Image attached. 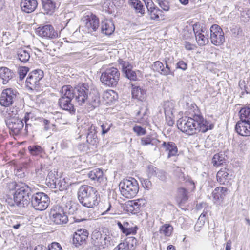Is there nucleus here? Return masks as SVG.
Instances as JSON below:
<instances>
[{"mask_svg":"<svg viewBox=\"0 0 250 250\" xmlns=\"http://www.w3.org/2000/svg\"><path fill=\"white\" fill-rule=\"evenodd\" d=\"M177 126L183 132L190 135L199 132L205 133L212 129L214 125L203 116L195 115L193 118L180 119L177 121Z\"/></svg>","mask_w":250,"mask_h":250,"instance_id":"f257e3e1","label":"nucleus"},{"mask_svg":"<svg viewBox=\"0 0 250 250\" xmlns=\"http://www.w3.org/2000/svg\"><path fill=\"white\" fill-rule=\"evenodd\" d=\"M78 95L77 104L82 106L86 104L87 108L92 110L98 107L100 104V97L98 90L95 87L91 86L87 83H82L77 88Z\"/></svg>","mask_w":250,"mask_h":250,"instance_id":"f03ea898","label":"nucleus"},{"mask_svg":"<svg viewBox=\"0 0 250 250\" xmlns=\"http://www.w3.org/2000/svg\"><path fill=\"white\" fill-rule=\"evenodd\" d=\"M77 197L79 202L87 208L97 206L100 201L97 191L92 187L88 185H83L79 188Z\"/></svg>","mask_w":250,"mask_h":250,"instance_id":"7ed1b4c3","label":"nucleus"},{"mask_svg":"<svg viewBox=\"0 0 250 250\" xmlns=\"http://www.w3.org/2000/svg\"><path fill=\"white\" fill-rule=\"evenodd\" d=\"M119 188L121 194L125 198H132L135 197L139 191L138 182L133 178L124 179L120 182Z\"/></svg>","mask_w":250,"mask_h":250,"instance_id":"20e7f679","label":"nucleus"},{"mask_svg":"<svg viewBox=\"0 0 250 250\" xmlns=\"http://www.w3.org/2000/svg\"><path fill=\"white\" fill-rule=\"evenodd\" d=\"M31 196L30 188L25 184H22L14 194V203L19 207H25L30 204Z\"/></svg>","mask_w":250,"mask_h":250,"instance_id":"39448f33","label":"nucleus"},{"mask_svg":"<svg viewBox=\"0 0 250 250\" xmlns=\"http://www.w3.org/2000/svg\"><path fill=\"white\" fill-rule=\"evenodd\" d=\"M120 73L117 68L109 67L103 71L100 77L102 83L110 87H115L118 83Z\"/></svg>","mask_w":250,"mask_h":250,"instance_id":"423d86ee","label":"nucleus"},{"mask_svg":"<svg viewBox=\"0 0 250 250\" xmlns=\"http://www.w3.org/2000/svg\"><path fill=\"white\" fill-rule=\"evenodd\" d=\"M50 203V198L43 192H37L32 195L30 203L31 206L38 210H44Z\"/></svg>","mask_w":250,"mask_h":250,"instance_id":"0eeeda50","label":"nucleus"},{"mask_svg":"<svg viewBox=\"0 0 250 250\" xmlns=\"http://www.w3.org/2000/svg\"><path fill=\"white\" fill-rule=\"evenodd\" d=\"M91 239L92 244L99 249H104L114 245L111 236L102 234L99 231L93 233Z\"/></svg>","mask_w":250,"mask_h":250,"instance_id":"6e6552de","label":"nucleus"},{"mask_svg":"<svg viewBox=\"0 0 250 250\" xmlns=\"http://www.w3.org/2000/svg\"><path fill=\"white\" fill-rule=\"evenodd\" d=\"M43 77L44 73L42 70L32 71L29 74L26 80V86L31 90H39L41 88V82Z\"/></svg>","mask_w":250,"mask_h":250,"instance_id":"1a4fd4ad","label":"nucleus"},{"mask_svg":"<svg viewBox=\"0 0 250 250\" xmlns=\"http://www.w3.org/2000/svg\"><path fill=\"white\" fill-rule=\"evenodd\" d=\"M18 91L12 88L4 89L0 97V104L1 106L9 107L16 103L19 99Z\"/></svg>","mask_w":250,"mask_h":250,"instance_id":"9d476101","label":"nucleus"},{"mask_svg":"<svg viewBox=\"0 0 250 250\" xmlns=\"http://www.w3.org/2000/svg\"><path fill=\"white\" fill-rule=\"evenodd\" d=\"M51 220L56 224L61 225L67 223L68 219L67 215L63 209L59 205H54L51 208Z\"/></svg>","mask_w":250,"mask_h":250,"instance_id":"9b49d317","label":"nucleus"},{"mask_svg":"<svg viewBox=\"0 0 250 250\" xmlns=\"http://www.w3.org/2000/svg\"><path fill=\"white\" fill-rule=\"evenodd\" d=\"M211 43L216 46H220L225 42L224 33L222 28L217 24L212 25L210 29Z\"/></svg>","mask_w":250,"mask_h":250,"instance_id":"f8f14e48","label":"nucleus"},{"mask_svg":"<svg viewBox=\"0 0 250 250\" xmlns=\"http://www.w3.org/2000/svg\"><path fill=\"white\" fill-rule=\"evenodd\" d=\"M193 29L198 44L202 46L208 44V38L206 28L200 27V25L195 24L193 25Z\"/></svg>","mask_w":250,"mask_h":250,"instance_id":"ddd939ff","label":"nucleus"},{"mask_svg":"<svg viewBox=\"0 0 250 250\" xmlns=\"http://www.w3.org/2000/svg\"><path fill=\"white\" fill-rule=\"evenodd\" d=\"M117 224L121 232L126 236L136 234L138 229L137 226L131 221H117Z\"/></svg>","mask_w":250,"mask_h":250,"instance_id":"4468645a","label":"nucleus"},{"mask_svg":"<svg viewBox=\"0 0 250 250\" xmlns=\"http://www.w3.org/2000/svg\"><path fill=\"white\" fill-rule=\"evenodd\" d=\"M89 233L85 229H78L73 234V245L76 248L83 247L86 244Z\"/></svg>","mask_w":250,"mask_h":250,"instance_id":"2eb2a0df","label":"nucleus"},{"mask_svg":"<svg viewBox=\"0 0 250 250\" xmlns=\"http://www.w3.org/2000/svg\"><path fill=\"white\" fill-rule=\"evenodd\" d=\"M36 32L39 36L46 39H55L58 36V32L50 24L39 27Z\"/></svg>","mask_w":250,"mask_h":250,"instance_id":"dca6fc26","label":"nucleus"},{"mask_svg":"<svg viewBox=\"0 0 250 250\" xmlns=\"http://www.w3.org/2000/svg\"><path fill=\"white\" fill-rule=\"evenodd\" d=\"M81 85V83H79L74 88L70 85L63 86L60 90L61 95L60 98L71 100L75 98L76 102L77 103V96L79 94L77 90H78L77 88Z\"/></svg>","mask_w":250,"mask_h":250,"instance_id":"f3484780","label":"nucleus"},{"mask_svg":"<svg viewBox=\"0 0 250 250\" xmlns=\"http://www.w3.org/2000/svg\"><path fill=\"white\" fill-rule=\"evenodd\" d=\"M46 181L48 183V186L52 188H56L60 191L66 189V184L65 182L63 180L55 177L54 175L51 172L48 174Z\"/></svg>","mask_w":250,"mask_h":250,"instance_id":"a211bd4d","label":"nucleus"},{"mask_svg":"<svg viewBox=\"0 0 250 250\" xmlns=\"http://www.w3.org/2000/svg\"><path fill=\"white\" fill-rule=\"evenodd\" d=\"M23 120L19 118L6 120V124L9 130L15 135L18 134L24 126Z\"/></svg>","mask_w":250,"mask_h":250,"instance_id":"6ab92c4d","label":"nucleus"},{"mask_svg":"<svg viewBox=\"0 0 250 250\" xmlns=\"http://www.w3.org/2000/svg\"><path fill=\"white\" fill-rule=\"evenodd\" d=\"M85 26L89 33L96 32L99 27V20L96 15L90 13L85 16Z\"/></svg>","mask_w":250,"mask_h":250,"instance_id":"aec40b11","label":"nucleus"},{"mask_svg":"<svg viewBox=\"0 0 250 250\" xmlns=\"http://www.w3.org/2000/svg\"><path fill=\"white\" fill-rule=\"evenodd\" d=\"M83 128L86 131V142L93 145H96L98 143L97 127L92 124H88L84 125Z\"/></svg>","mask_w":250,"mask_h":250,"instance_id":"412c9836","label":"nucleus"},{"mask_svg":"<svg viewBox=\"0 0 250 250\" xmlns=\"http://www.w3.org/2000/svg\"><path fill=\"white\" fill-rule=\"evenodd\" d=\"M235 130L241 136H250V123L240 120L236 124Z\"/></svg>","mask_w":250,"mask_h":250,"instance_id":"4be33fe9","label":"nucleus"},{"mask_svg":"<svg viewBox=\"0 0 250 250\" xmlns=\"http://www.w3.org/2000/svg\"><path fill=\"white\" fill-rule=\"evenodd\" d=\"M230 171V170L227 168H221L218 171L216 178L217 181L221 185L227 184L231 179L229 176Z\"/></svg>","mask_w":250,"mask_h":250,"instance_id":"5701e85b","label":"nucleus"},{"mask_svg":"<svg viewBox=\"0 0 250 250\" xmlns=\"http://www.w3.org/2000/svg\"><path fill=\"white\" fill-rule=\"evenodd\" d=\"M38 5L37 0H22L21 7L22 10L27 13L33 12Z\"/></svg>","mask_w":250,"mask_h":250,"instance_id":"b1692460","label":"nucleus"},{"mask_svg":"<svg viewBox=\"0 0 250 250\" xmlns=\"http://www.w3.org/2000/svg\"><path fill=\"white\" fill-rule=\"evenodd\" d=\"M42 9L44 14L51 15L56 9V3L51 0H41Z\"/></svg>","mask_w":250,"mask_h":250,"instance_id":"393cba45","label":"nucleus"},{"mask_svg":"<svg viewBox=\"0 0 250 250\" xmlns=\"http://www.w3.org/2000/svg\"><path fill=\"white\" fill-rule=\"evenodd\" d=\"M228 193L229 190L227 188L219 187L215 188L212 193V195L213 199L216 202H219L222 201Z\"/></svg>","mask_w":250,"mask_h":250,"instance_id":"a878e982","label":"nucleus"},{"mask_svg":"<svg viewBox=\"0 0 250 250\" xmlns=\"http://www.w3.org/2000/svg\"><path fill=\"white\" fill-rule=\"evenodd\" d=\"M31 49L29 48H21L17 50V54L19 60L22 62H26L30 57Z\"/></svg>","mask_w":250,"mask_h":250,"instance_id":"bb28decb","label":"nucleus"},{"mask_svg":"<svg viewBox=\"0 0 250 250\" xmlns=\"http://www.w3.org/2000/svg\"><path fill=\"white\" fill-rule=\"evenodd\" d=\"M162 147H164L165 151L168 152V157L176 155L178 149L176 144L172 142H164L162 144Z\"/></svg>","mask_w":250,"mask_h":250,"instance_id":"cd10ccee","label":"nucleus"},{"mask_svg":"<svg viewBox=\"0 0 250 250\" xmlns=\"http://www.w3.org/2000/svg\"><path fill=\"white\" fill-rule=\"evenodd\" d=\"M101 32L106 35H111L114 30L115 27L112 22L108 20H104L101 23Z\"/></svg>","mask_w":250,"mask_h":250,"instance_id":"c85d7f7f","label":"nucleus"},{"mask_svg":"<svg viewBox=\"0 0 250 250\" xmlns=\"http://www.w3.org/2000/svg\"><path fill=\"white\" fill-rule=\"evenodd\" d=\"M72 100L60 98L58 100V104L62 110L69 112L73 111L74 107L72 103Z\"/></svg>","mask_w":250,"mask_h":250,"instance_id":"c756f323","label":"nucleus"},{"mask_svg":"<svg viewBox=\"0 0 250 250\" xmlns=\"http://www.w3.org/2000/svg\"><path fill=\"white\" fill-rule=\"evenodd\" d=\"M13 73L7 67L0 68V78L2 80L3 84H6L10 80L13 78Z\"/></svg>","mask_w":250,"mask_h":250,"instance_id":"7c9ffc66","label":"nucleus"},{"mask_svg":"<svg viewBox=\"0 0 250 250\" xmlns=\"http://www.w3.org/2000/svg\"><path fill=\"white\" fill-rule=\"evenodd\" d=\"M132 95L133 98L142 101L146 98V91L139 86L132 85Z\"/></svg>","mask_w":250,"mask_h":250,"instance_id":"2f4dec72","label":"nucleus"},{"mask_svg":"<svg viewBox=\"0 0 250 250\" xmlns=\"http://www.w3.org/2000/svg\"><path fill=\"white\" fill-rule=\"evenodd\" d=\"M164 64V70L162 71V75L164 76L174 75V71L172 70V65L174 64L172 60L169 58H166Z\"/></svg>","mask_w":250,"mask_h":250,"instance_id":"473e14b6","label":"nucleus"},{"mask_svg":"<svg viewBox=\"0 0 250 250\" xmlns=\"http://www.w3.org/2000/svg\"><path fill=\"white\" fill-rule=\"evenodd\" d=\"M128 3L135 11L136 13L144 15L145 13L143 3L139 0H130Z\"/></svg>","mask_w":250,"mask_h":250,"instance_id":"72a5a7b5","label":"nucleus"},{"mask_svg":"<svg viewBox=\"0 0 250 250\" xmlns=\"http://www.w3.org/2000/svg\"><path fill=\"white\" fill-rule=\"evenodd\" d=\"M123 245L126 249L127 250H135L137 245V240L134 237H128L126 238L124 242H122Z\"/></svg>","mask_w":250,"mask_h":250,"instance_id":"f704fd0d","label":"nucleus"},{"mask_svg":"<svg viewBox=\"0 0 250 250\" xmlns=\"http://www.w3.org/2000/svg\"><path fill=\"white\" fill-rule=\"evenodd\" d=\"M18 111V108L17 107H10L3 110L2 114L5 118V121L6 122V120H9L11 118H18V117H17Z\"/></svg>","mask_w":250,"mask_h":250,"instance_id":"c9c22d12","label":"nucleus"},{"mask_svg":"<svg viewBox=\"0 0 250 250\" xmlns=\"http://www.w3.org/2000/svg\"><path fill=\"white\" fill-rule=\"evenodd\" d=\"M88 176L91 180H97L100 183L103 180V172L99 168L94 169L88 173Z\"/></svg>","mask_w":250,"mask_h":250,"instance_id":"e433bc0d","label":"nucleus"},{"mask_svg":"<svg viewBox=\"0 0 250 250\" xmlns=\"http://www.w3.org/2000/svg\"><path fill=\"white\" fill-rule=\"evenodd\" d=\"M188 191L185 188H180L177 191V201L180 204L185 203L188 200Z\"/></svg>","mask_w":250,"mask_h":250,"instance_id":"4c0bfd02","label":"nucleus"},{"mask_svg":"<svg viewBox=\"0 0 250 250\" xmlns=\"http://www.w3.org/2000/svg\"><path fill=\"white\" fill-rule=\"evenodd\" d=\"M239 113L241 121L250 123V105L242 107Z\"/></svg>","mask_w":250,"mask_h":250,"instance_id":"58836bf2","label":"nucleus"},{"mask_svg":"<svg viewBox=\"0 0 250 250\" xmlns=\"http://www.w3.org/2000/svg\"><path fill=\"white\" fill-rule=\"evenodd\" d=\"M224 155L222 153H217L214 155L212 159V163L215 167H219L225 163Z\"/></svg>","mask_w":250,"mask_h":250,"instance_id":"ea45409f","label":"nucleus"},{"mask_svg":"<svg viewBox=\"0 0 250 250\" xmlns=\"http://www.w3.org/2000/svg\"><path fill=\"white\" fill-rule=\"evenodd\" d=\"M28 149L33 156H39L44 153V150L39 145H31L28 147Z\"/></svg>","mask_w":250,"mask_h":250,"instance_id":"a19ab883","label":"nucleus"},{"mask_svg":"<svg viewBox=\"0 0 250 250\" xmlns=\"http://www.w3.org/2000/svg\"><path fill=\"white\" fill-rule=\"evenodd\" d=\"M173 230V228L171 225L169 224H165L161 227L159 232L166 237H169L172 234Z\"/></svg>","mask_w":250,"mask_h":250,"instance_id":"79ce46f5","label":"nucleus"},{"mask_svg":"<svg viewBox=\"0 0 250 250\" xmlns=\"http://www.w3.org/2000/svg\"><path fill=\"white\" fill-rule=\"evenodd\" d=\"M103 98L107 102H112L117 99V94L113 90H106L104 93Z\"/></svg>","mask_w":250,"mask_h":250,"instance_id":"37998d69","label":"nucleus"},{"mask_svg":"<svg viewBox=\"0 0 250 250\" xmlns=\"http://www.w3.org/2000/svg\"><path fill=\"white\" fill-rule=\"evenodd\" d=\"M160 142V141L159 140L151 138L150 136L142 137L140 140V144L142 146L157 145V143Z\"/></svg>","mask_w":250,"mask_h":250,"instance_id":"c03bdc74","label":"nucleus"},{"mask_svg":"<svg viewBox=\"0 0 250 250\" xmlns=\"http://www.w3.org/2000/svg\"><path fill=\"white\" fill-rule=\"evenodd\" d=\"M127 206L129 209L134 214L138 213L142 208L136 200L129 201Z\"/></svg>","mask_w":250,"mask_h":250,"instance_id":"a18cd8bd","label":"nucleus"},{"mask_svg":"<svg viewBox=\"0 0 250 250\" xmlns=\"http://www.w3.org/2000/svg\"><path fill=\"white\" fill-rule=\"evenodd\" d=\"M118 62L122 67V72L124 74L132 69V64L127 61H125L121 59H119Z\"/></svg>","mask_w":250,"mask_h":250,"instance_id":"49530a36","label":"nucleus"},{"mask_svg":"<svg viewBox=\"0 0 250 250\" xmlns=\"http://www.w3.org/2000/svg\"><path fill=\"white\" fill-rule=\"evenodd\" d=\"M34 250H62L61 245L57 242H53L48 246V248L38 247Z\"/></svg>","mask_w":250,"mask_h":250,"instance_id":"de8ad7c7","label":"nucleus"},{"mask_svg":"<svg viewBox=\"0 0 250 250\" xmlns=\"http://www.w3.org/2000/svg\"><path fill=\"white\" fill-rule=\"evenodd\" d=\"M148 12L150 18L152 20H158L159 15H161L162 13V10L158 7H153L152 9L150 10Z\"/></svg>","mask_w":250,"mask_h":250,"instance_id":"09e8293b","label":"nucleus"},{"mask_svg":"<svg viewBox=\"0 0 250 250\" xmlns=\"http://www.w3.org/2000/svg\"><path fill=\"white\" fill-rule=\"evenodd\" d=\"M104 208L105 210L104 212L102 213V215H104L107 213H109L110 214H115L116 210L112 208V205L110 202H108L104 204Z\"/></svg>","mask_w":250,"mask_h":250,"instance_id":"8fccbe9b","label":"nucleus"},{"mask_svg":"<svg viewBox=\"0 0 250 250\" xmlns=\"http://www.w3.org/2000/svg\"><path fill=\"white\" fill-rule=\"evenodd\" d=\"M153 67L154 70L160 73L162 75V71L164 70V63L160 61H157L153 63Z\"/></svg>","mask_w":250,"mask_h":250,"instance_id":"3c124183","label":"nucleus"},{"mask_svg":"<svg viewBox=\"0 0 250 250\" xmlns=\"http://www.w3.org/2000/svg\"><path fill=\"white\" fill-rule=\"evenodd\" d=\"M160 7L164 11H168L169 5L168 1L166 0H156Z\"/></svg>","mask_w":250,"mask_h":250,"instance_id":"603ef678","label":"nucleus"},{"mask_svg":"<svg viewBox=\"0 0 250 250\" xmlns=\"http://www.w3.org/2000/svg\"><path fill=\"white\" fill-rule=\"evenodd\" d=\"M111 126L112 124L107 122L103 123L101 125L102 128V135H104L105 134L107 133L110 130Z\"/></svg>","mask_w":250,"mask_h":250,"instance_id":"864d4df0","label":"nucleus"},{"mask_svg":"<svg viewBox=\"0 0 250 250\" xmlns=\"http://www.w3.org/2000/svg\"><path fill=\"white\" fill-rule=\"evenodd\" d=\"M232 35L235 37H239L243 35V32L242 29L239 27L236 26L231 29Z\"/></svg>","mask_w":250,"mask_h":250,"instance_id":"5fc2aeb1","label":"nucleus"},{"mask_svg":"<svg viewBox=\"0 0 250 250\" xmlns=\"http://www.w3.org/2000/svg\"><path fill=\"white\" fill-rule=\"evenodd\" d=\"M29 69L27 67H21L19 68L18 73L20 80H22L26 75Z\"/></svg>","mask_w":250,"mask_h":250,"instance_id":"6e6d98bb","label":"nucleus"},{"mask_svg":"<svg viewBox=\"0 0 250 250\" xmlns=\"http://www.w3.org/2000/svg\"><path fill=\"white\" fill-rule=\"evenodd\" d=\"M158 168L153 166H149L147 168V173L148 175L150 177H155L157 175V171L158 170Z\"/></svg>","mask_w":250,"mask_h":250,"instance_id":"4d7b16f0","label":"nucleus"},{"mask_svg":"<svg viewBox=\"0 0 250 250\" xmlns=\"http://www.w3.org/2000/svg\"><path fill=\"white\" fill-rule=\"evenodd\" d=\"M125 76L128 79L132 81H135L137 80V75L136 72L133 71L132 69L125 73Z\"/></svg>","mask_w":250,"mask_h":250,"instance_id":"13d9d810","label":"nucleus"},{"mask_svg":"<svg viewBox=\"0 0 250 250\" xmlns=\"http://www.w3.org/2000/svg\"><path fill=\"white\" fill-rule=\"evenodd\" d=\"M133 130L139 136L143 135L146 133V129L140 126H135Z\"/></svg>","mask_w":250,"mask_h":250,"instance_id":"bf43d9fd","label":"nucleus"},{"mask_svg":"<svg viewBox=\"0 0 250 250\" xmlns=\"http://www.w3.org/2000/svg\"><path fill=\"white\" fill-rule=\"evenodd\" d=\"M22 184L24 183H17L15 182H12L8 184V187L11 190H15L17 191L18 188H20V187H22Z\"/></svg>","mask_w":250,"mask_h":250,"instance_id":"052dcab7","label":"nucleus"},{"mask_svg":"<svg viewBox=\"0 0 250 250\" xmlns=\"http://www.w3.org/2000/svg\"><path fill=\"white\" fill-rule=\"evenodd\" d=\"M205 223V222L198 219L194 226V230L196 232H199L202 228L204 226Z\"/></svg>","mask_w":250,"mask_h":250,"instance_id":"680f3d73","label":"nucleus"},{"mask_svg":"<svg viewBox=\"0 0 250 250\" xmlns=\"http://www.w3.org/2000/svg\"><path fill=\"white\" fill-rule=\"evenodd\" d=\"M77 206V205L75 203L72 204L69 206V208L68 209L66 208V210L69 214H73L78 210ZM66 208H67V207H66Z\"/></svg>","mask_w":250,"mask_h":250,"instance_id":"e2e57ef3","label":"nucleus"},{"mask_svg":"<svg viewBox=\"0 0 250 250\" xmlns=\"http://www.w3.org/2000/svg\"><path fill=\"white\" fill-rule=\"evenodd\" d=\"M187 64L183 61H180L176 63V68L185 71L187 69Z\"/></svg>","mask_w":250,"mask_h":250,"instance_id":"0e129e2a","label":"nucleus"},{"mask_svg":"<svg viewBox=\"0 0 250 250\" xmlns=\"http://www.w3.org/2000/svg\"><path fill=\"white\" fill-rule=\"evenodd\" d=\"M155 177H157L162 181H164L166 179V172L162 170H160L158 169L157 171V175L155 176Z\"/></svg>","mask_w":250,"mask_h":250,"instance_id":"69168bd1","label":"nucleus"},{"mask_svg":"<svg viewBox=\"0 0 250 250\" xmlns=\"http://www.w3.org/2000/svg\"><path fill=\"white\" fill-rule=\"evenodd\" d=\"M43 123L44 125V128L46 131L51 129V127H53L54 126V124H50V122L46 119L43 120Z\"/></svg>","mask_w":250,"mask_h":250,"instance_id":"338daca9","label":"nucleus"},{"mask_svg":"<svg viewBox=\"0 0 250 250\" xmlns=\"http://www.w3.org/2000/svg\"><path fill=\"white\" fill-rule=\"evenodd\" d=\"M142 182L143 186L147 190H148L152 186L151 182L148 179H144Z\"/></svg>","mask_w":250,"mask_h":250,"instance_id":"774afa93","label":"nucleus"}]
</instances>
